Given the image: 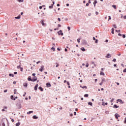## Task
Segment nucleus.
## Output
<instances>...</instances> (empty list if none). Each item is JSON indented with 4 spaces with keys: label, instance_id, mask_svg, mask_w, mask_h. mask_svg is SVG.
<instances>
[{
    "label": "nucleus",
    "instance_id": "obj_1",
    "mask_svg": "<svg viewBox=\"0 0 126 126\" xmlns=\"http://www.w3.org/2000/svg\"><path fill=\"white\" fill-rule=\"evenodd\" d=\"M58 33L59 34V35H61V36L63 35V31L62 30H60L59 32H58Z\"/></svg>",
    "mask_w": 126,
    "mask_h": 126
},
{
    "label": "nucleus",
    "instance_id": "obj_2",
    "mask_svg": "<svg viewBox=\"0 0 126 126\" xmlns=\"http://www.w3.org/2000/svg\"><path fill=\"white\" fill-rule=\"evenodd\" d=\"M118 102H119V103H120V104H124V101H123V100L122 99H117V103H118Z\"/></svg>",
    "mask_w": 126,
    "mask_h": 126
},
{
    "label": "nucleus",
    "instance_id": "obj_3",
    "mask_svg": "<svg viewBox=\"0 0 126 126\" xmlns=\"http://www.w3.org/2000/svg\"><path fill=\"white\" fill-rule=\"evenodd\" d=\"M43 69H44V65H41L40 66V68L39 69V71H41L42 72Z\"/></svg>",
    "mask_w": 126,
    "mask_h": 126
},
{
    "label": "nucleus",
    "instance_id": "obj_4",
    "mask_svg": "<svg viewBox=\"0 0 126 126\" xmlns=\"http://www.w3.org/2000/svg\"><path fill=\"white\" fill-rule=\"evenodd\" d=\"M115 117L118 120L119 119V117H120V115L118 113H116L115 114Z\"/></svg>",
    "mask_w": 126,
    "mask_h": 126
},
{
    "label": "nucleus",
    "instance_id": "obj_5",
    "mask_svg": "<svg viewBox=\"0 0 126 126\" xmlns=\"http://www.w3.org/2000/svg\"><path fill=\"white\" fill-rule=\"evenodd\" d=\"M37 80V77H34L32 79V82H34Z\"/></svg>",
    "mask_w": 126,
    "mask_h": 126
},
{
    "label": "nucleus",
    "instance_id": "obj_6",
    "mask_svg": "<svg viewBox=\"0 0 126 126\" xmlns=\"http://www.w3.org/2000/svg\"><path fill=\"white\" fill-rule=\"evenodd\" d=\"M105 58L107 59H110V58H111V55H110V54H107V56H105Z\"/></svg>",
    "mask_w": 126,
    "mask_h": 126
},
{
    "label": "nucleus",
    "instance_id": "obj_7",
    "mask_svg": "<svg viewBox=\"0 0 126 126\" xmlns=\"http://www.w3.org/2000/svg\"><path fill=\"white\" fill-rule=\"evenodd\" d=\"M38 86H39V85H38V84H37L35 87H34V90L35 91H36L37 89H38Z\"/></svg>",
    "mask_w": 126,
    "mask_h": 126
},
{
    "label": "nucleus",
    "instance_id": "obj_8",
    "mask_svg": "<svg viewBox=\"0 0 126 126\" xmlns=\"http://www.w3.org/2000/svg\"><path fill=\"white\" fill-rule=\"evenodd\" d=\"M46 86H47V87H51V86H52V85H51V83H46Z\"/></svg>",
    "mask_w": 126,
    "mask_h": 126
},
{
    "label": "nucleus",
    "instance_id": "obj_9",
    "mask_svg": "<svg viewBox=\"0 0 126 126\" xmlns=\"http://www.w3.org/2000/svg\"><path fill=\"white\" fill-rule=\"evenodd\" d=\"M38 89H39V90H40V91H44V89H43V88H42V87H39Z\"/></svg>",
    "mask_w": 126,
    "mask_h": 126
},
{
    "label": "nucleus",
    "instance_id": "obj_10",
    "mask_svg": "<svg viewBox=\"0 0 126 126\" xmlns=\"http://www.w3.org/2000/svg\"><path fill=\"white\" fill-rule=\"evenodd\" d=\"M80 87H81V88H82L83 89H84V88H85V89H87V87L86 86H83V87H82V86H80Z\"/></svg>",
    "mask_w": 126,
    "mask_h": 126
},
{
    "label": "nucleus",
    "instance_id": "obj_11",
    "mask_svg": "<svg viewBox=\"0 0 126 126\" xmlns=\"http://www.w3.org/2000/svg\"><path fill=\"white\" fill-rule=\"evenodd\" d=\"M28 80L29 81H32V79L31 78V76H29L28 78Z\"/></svg>",
    "mask_w": 126,
    "mask_h": 126
},
{
    "label": "nucleus",
    "instance_id": "obj_12",
    "mask_svg": "<svg viewBox=\"0 0 126 126\" xmlns=\"http://www.w3.org/2000/svg\"><path fill=\"white\" fill-rule=\"evenodd\" d=\"M100 75H105V73L104 72H103L102 71H100Z\"/></svg>",
    "mask_w": 126,
    "mask_h": 126
},
{
    "label": "nucleus",
    "instance_id": "obj_13",
    "mask_svg": "<svg viewBox=\"0 0 126 126\" xmlns=\"http://www.w3.org/2000/svg\"><path fill=\"white\" fill-rule=\"evenodd\" d=\"M113 108H115L116 109H118V108H119V106L115 104L114 106H113Z\"/></svg>",
    "mask_w": 126,
    "mask_h": 126
},
{
    "label": "nucleus",
    "instance_id": "obj_14",
    "mask_svg": "<svg viewBox=\"0 0 126 126\" xmlns=\"http://www.w3.org/2000/svg\"><path fill=\"white\" fill-rule=\"evenodd\" d=\"M11 99L14 101H15V98L13 97V95H11Z\"/></svg>",
    "mask_w": 126,
    "mask_h": 126
},
{
    "label": "nucleus",
    "instance_id": "obj_15",
    "mask_svg": "<svg viewBox=\"0 0 126 126\" xmlns=\"http://www.w3.org/2000/svg\"><path fill=\"white\" fill-rule=\"evenodd\" d=\"M15 19H20V15H19L18 17H15Z\"/></svg>",
    "mask_w": 126,
    "mask_h": 126
},
{
    "label": "nucleus",
    "instance_id": "obj_16",
    "mask_svg": "<svg viewBox=\"0 0 126 126\" xmlns=\"http://www.w3.org/2000/svg\"><path fill=\"white\" fill-rule=\"evenodd\" d=\"M23 85H24V86L25 87H27V86H28V84L25 83L23 84Z\"/></svg>",
    "mask_w": 126,
    "mask_h": 126
},
{
    "label": "nucleus",
    "instance_id": "obj_17",
    "mask_svg": "<svg viewBox=\"0 0 126 126\" xmlns=\"http://www.w3.org/2000/svg\"><path fill=\"white\" fill-rule=\"evenodd\" d=\"M112 7L115 9H117V6L116 5H112Z\"/></svg>",
    "mask_w": 126,
    "mask_h": 126
},
{
    "label": "nucleus",
    "instance_id": "obj_18",
    "mask_svg": "<svg viewBox=\"0 0 126 126\" xmlns=\"http://www.w3.org/2000/svg\"><path fill=\"white\" fill-rule=\"evenodd\" d=\"M96 3H97V0H94V6H96Z\"/></svg>",
    "mask_w": 126,
    "mask_h": 126
},
{
    "label": "nucleus",
    "instance_id": "obj_19",
    "mask_svg": "<svg viewBox=\"0 0 126 126\" xmlns=\"http://www.w3.org/2000/svg\"><path fill=\"white\" fill-rule=\"evenodd\" d=\"M111 30H112V31H111L112 34H114V31L115 29L114 28H112Z\"/></svg>",
    "mask_w": 126,
    "mask_h": 126
},
{
    "label": "nucleus",
    "instance_id": "obj_20",
    "mask_svg": "<svg viewBox=\"0 0 126 126\" xmlns=\"http://www.w3.org/2000/svg\"><path fill=\"white\" fill-rule=\"evenodd\" d=\"M31 113H33V111H31L27 112L28 115H29V114H31Z\"/></svg>",
    "mask_w": 126,
    "mask_h": 126
},
{
    "label": "nucleus",
    "instance_id": "obj_21",
    "mask_svg": "<svg viewBox=\"0 0 126 126\" xmlns=\"http://www.w3.org/2000/svg\"><path fill=\"white\" fill-rule=\"evenodd\" d=\"M41 24H42V25L43 26H44V25H45V23H44V21H42L41 22Z\"/></svg>",
    "mask_w": 126,
    "mask_h": 126
},
{
    "label": "nucleus",
    "instance_id": "obj_22",
    "mask_svg": "<svg viewBox=\"0 0 126 126\" xmlns=\"http://www.w3.org/2000/svg\"><path fill=\"white\" fill-rule=\"evenodd\" d=\"M55 50L56 49L55 48H54V47H52V48H51V50L53 51V52H55Z\"/></svg>",
    "mask_w": 126,
    "mask_h": 126
},
{
    "label": "nucleus",
    "instance_id": "obj_23",
    "mask_svg": "<svg viewBox=\"0 0 126 126\" xmlns=\"http://www.w3.org/2000/svg\"><path fill=\"white\" fill-rule=\"evenodd\" d=\"M9 76H12V77H14V75H13L12 74H9Z\"/></svg>",
    "mask_w": 126,
    "mask_h": 126
},
{
    "label": "nucleus",
    "instance_id": "obj_24",
    "mask_svg": "<svg viewBox=\"0 0 126 126\" xmlns=\"http://www.w3.org/2000/svg\"><path fill=\"white\" fill-rule=\"evenodd\" d=\"M33 119H38V117L36 116V115H34L32 117Z\"/></svg>",
    "mask_w": 126,
    "mask_h": 126
},
{
    "label": "nucleus",
    "instance_id": "obj_25",
    "mask_svg": "<svg viewBox=\"0 0 126 126\" xmlns=\"http://www.w3.org/2000/svg\"><path fill=\"white\" fill-rule=\"evenodd\" d=\"M81 50L82 51V52H85V49L83 48H81Z\"/></svg>",
    "mask_w": 126,
    "mask_h": 126
},
{
    "label": "nucleus",
    "instance_id": "obj_26",
    "mask_svg": "<svg viewBox=\"0 0 126 126\" xmlns=\"http://www.w3.org/2000/svg\"><path fill=\"white\" fill-rule=\"evenodd\" d=\"M53 6H54V4H52L51 6H49V8H53Z\"/></svg>",
    "mask_w": 126,
    "mask_h": 126
},
{
    "label": "nucleus",
    "instance_id": "obj_27",
    "mask_svg": "<svg viewBox=\"0 0 126 126\" xmlns=\"http://www.w3.org/2000/svg\"><path fill=\"white\" fill-rule=\"evenodd\" d=\"M89 96V94H84V97H88Z\"/></svg>",
    "mask_w": 126,
    "mask_h": 126
},
{
    "label": "nucleus",
    "instance_id": "obj_28",
    "mask_svg": "<svg viewBox=\"0 0 126 126\" xmlns=\"http://www.w3.org/2000/svg\"><path fill=\"white\" fill-rule=\"evenodd\" d=\"M20 125V123H18L16 124V126H19V125Z\"/></svg>",
    "mask_w": 126,
    "mask_h": 126
},
{
    "label": "nucleus",
    "instance_id": "obj_29",
    "mask_svg": "<svg viewBox=\"0 0 126 126\" xmlns=\"http://www.w3.org/2000/svg\"><path fill=\"white\" fill-rule=\"evenodd\" d=\"M105 105H108V103L106 102V103H105V104H104V103L102 102V105H103V106H105Z\"/></svg>",
    "mask_w": 126,
    "mask_h": 126
},
{
    "label": "nucleus",
    "instance_id": "obj_30",
    "mask_svg": "<svg viewBox=\"0 0 126 126\" xmlns=\"http://www.w3.org/2000/svg\"><path fill=\"white\" fill-rule=\"evenodd\" d=\"M88 105H90V106H92L93 105L92 102H89Z\"/></svg>",
    "mask_w": 126,
    "mask_h": 126
},
{
    "label": "nucleus",
    "instance_id": "obj_31",
    "mask_svg": "<svg viewBox=\"0 0 126 126\" xmlns=\"http://www.w3.org/2000/svg\"><path fill=\"white\" fill-rule=\"evenodd\" d=\"M16 91H17L16 89L14 90V94H16Z\"/></svg>",
    "mask_w": 126,
    "mask_h": 126
},
{
    "label": "nucleus",
    "instance_id": "obj_32",
    "mask_svg": "<svg viewBox=\"0 0 126 126\" xmlns=\"http://www.w3.org/2000/svg\"><path fill=\"white\" fill-rule=\"evenodd\" d=\"M18 1H19V2H23V0H18Z\"/></svg>",
    "mask_w": 126,
    "mask_h": 126
},
{
    "label": "nucleus",
    "instance_id": "obj_33",
    "mask_svg": "<svg viewBox=\"0 0 126 126\" xmlns=\"http://www.w3.org/2000/svg\"><path fill=\"white\" fill-rule=\"evenodd\" d=\"M112 61L116 63V62H117V60L116 59H114Z\"/></svg>",
    "mask_w": 126,
    "mask_h": 126
},
{
    "label": "nucleus",
    "instance_id": "obj_34",
    "mask_svg": "<svg viewBox=\"0 0 126 126\" xmlns=\"http://www.w3.org/2000/svg\"><path fill=\"white\" fill-rule=\"evenodd\" d=\"M77 42H78V43H80V38L77 39Z\"/></svg>",
    "mask_w": 126,
    "mask_h": 126
},
{
    "label": "nucleus",
    "instance_id": "obj_35",
    "mask_svg": "<svg viewBox=\"0 0 126 126\" xmlns=\"http://www.w3.org/2000/svg\"><path fill=\"white\" fill-rule=\"evenodd\" d=\"M111 103H113V102H114V98H112L111 100H110Z\"/></svg>",
    "mask_w": 126,
    "mask_h": 126
},
{
    "label": "nucleus",
    "instance_id": "obj_36",
    "mask_svg": "<svg viewBox=\"0 0 126 126\" xmlns=\"http://www.w3.org/2000/svg\"><path fill=\"white\" fill-rule=\"evenodd\" d=\"M113 27H114L115 29H117V26H116V25H113Z\"/></svg>",
    "mask_w": 126,
    "mask_h": 126
},
{
    "label": "nucleus",
    "instance_id": "obj_37",
    "mask_svg": "<svg viewBox=\"0 0 126 126\" xmlns=\"http://www.w3.org/2000/svg\"><path fill=\"white\" fill-rule=\"evenodd\" d=\"M124 124H126V117L125 118Z\"/></svg>",
    "mask_w": 126,
    "mask_h": 126
},
{
    "label": "nucleus",
    "instance_id": "obj_38",
    "mask_svg": "<svg viewBox=\"0 0 126 126\" xmlns=\"http://www.w3.org/2000/svg\"><path fill=\"white\" fill-rule=\"evenodd\" d=\"M67 29H68V31H69L70 30V27H67Z\"/></svg>",
    "mask_w": 126,
    "mask_h": 126
},
{
    "label": "nucleus",
    "instance_id": "obj_39",
    "mask_svg": "<svg viewBox=\"0 0 126 126\" xmlns=\"http://www.w3.org/2000/svg\"><path fill=\"white\" fill-rule=\"evenodd\" d=\"M86 67H88V66H89V63L86 64Z\"/></svg>",
    "mask_w": 126,
    "mask_h": 126
},
{
    "label": "nucleus",
    "instance_id": "obj_40",
    "mask_svg": "<svg viewBox=\"0 0 126 126\" xmlns=\"http://www.w3.org/2000/svg\"><path fill=\"white\" fill-rule=\"evenodd\" d=\"M95 43L97 44V43H98V40L95 39Z\"/></svg>",
    "mask_w": 126,
    "mask_h": 126
},
{
    "label": "nucleus",
    "instance_id": "obj_41",
    "mask_svg": "<svg viewBox=\"0 0 126 126\" xmlns=\"http://www.w3.org/2000/svg\"><path fill=\"white\" fill-rule=\"evenodd\" d=\"M6 92H7V90H5L4 91V93H6Z\"/></svg>",
    "mask_w": 126,
    "mask_h": 126
},
{
    "label": "nucleus",
    "instance_id": "obj_42",
    "mask_svg": "<svg viewBox=\"0 0 126 126\" xmlns=\"http://www.w3.org/2000/svg\"><path fill=\"white\" fill-rule=\"evenodd\" d=\"M41 63L40 61H38V62H36V64H38V63Z\"/></svg>",
    "mask_w": 126,
    "mask_h": 126
},
{
    "label": "nucleus",
    "instance_id": "obj_43",
    "mask_svg": "<svg viewBox=\"0 0 126 126\" xmlns=\"http://www.w3.org/2000/svg\"><path fill=\"white\" fill-rule=\"evenodd\" d=\"M86 6H89V3H86Z\"/></svg>",
    "mask_w": 126,
    "mask_h": 126
},
{
    "label": "nucleus",
    "instance_id": "obj_44",
    "mask_svg": "<svg viewBox=\"0 0 126 126\" xmlns=\"http://www.w3.org/2000/svg\"><path fill=\"white\" fill-rule=\"evenodd\" d=\"M123 37L124 38H126V35L125 34H123Z\"/></svg>",
    "mask_w": 126,
    "mask_h": 126
},
{
    "label": "nucleus",
    "instance_id": "obj_45",
    "mask_svg": "<svg viewBox=\"0 0 126 126\" xmlns=\"http://www.w3.org/2000/svg\"><path fill=\"white\" fill-rule=\"evenodd\" d=\"M102 84H103V82H101V83H99V85L102 86Z\"/></svg>",
    "mask_w": 126,
    "mask_h": 126
},
{
    "label": "nucleus",
    "instance_id": "obj_46",
    "mask_svg": "<svg viewBox=\"0 0 126 126\" xmlns=\"http://www.w3.org/2000/svg\"><path fill=\"white\" fill-rule=\"evenodd\" d=\"M95 14H96V15H98V14H99V12H95Z\"/></svg>",
    "mask_w": 126,
    "mask_h": 126
},
{
    "label": "nucleus",
    "instance_id": "obj_47",
    "mask_svg": "<svg viewBox=\"0 0 126 126\" xmlns=\"http://www.w3.org/2000/svg\"><path fill=\"white\" fill-rule=\"evenodd\" d=\"M123 72H126V68H125V69L123 70Z\"/></svg>",
    "mask_w": 126,
    "mask_h": 126
},
{
    "label": "nucleus",
    "instance_id": "obj_48",
    "mask_svg": "<svg viewBox=\"0 0 126 126\" xmlns=\"http://www.w3.org/2000/svg\"><path fill=\"white\" fill-rule=\"evenodd\" d=\"M58 21H59V22L61 21V18H58Z\"/></svg>",
    "mask_w": 126,
    "mask_h": 126
},
{
    "label": "nucleus",
    "instance_id": "obj_49",
    "mask_svg": "<svg viewBox=\"0 0 126 126\" xmlns=\"http://www.w3.org/2000/svg\"><path fill=\"white\" fill-rule=\"evenodd\" d=\"M93 39L94 41H95V40H96V38H95V37H93Z\"/></svg>",
    "mask_w": 126,
    "mask_h": 126
},
{
    "label": "nucleus",
    "instance_id": "obj_50",
    "mask_svg": "<svg viewBox=\"0 0 126 126\" xmlns=\"http://www.w3.org/2000/svg\"><path fill=\"white\" fill-rule=\"evenodd\" d=\"M35 75H36L35 73H32V76H35Z\"/></svg>",
    "mask_w": 126,
    "mask_h": 126
},
{
    "label": "nucleus",
    "instance_id": "obj_51",
    "mask_svg": "<svg viewBox=\"0 0 126 126\" xmlns=\"http://www.w3.org/2000/svg\"><path fill=\"white\" fill-rule=\"evenodd\" d=\"M111 16H109V20H111Z\"/></svg>",
    "mask_w": 126,
    "mask_h": 126
},
{
    "label": "nucleus",
    "instance_id": "obj_52",
    "mask_svg": "<svg viewBox=\"0 0 126 126\" xmlns=\"http://www.w3.org/2000/svg\"><path fill=\"white\" fill-rule=\"evenodd\" d=\"M66 83H67V85H69V84H70L69 82H67Z\"/></svg>",
    "mask_w": 126,
    "mask_h": 126
},
{
    "label": "nucleus",
    "instance_id": "obj_53",
    "mask_svg": "<svg viewBox=\"0 0 126 126\" xmlns=\"http://www.w3.org/2000/svg\"><path fill=\"white\" fill-rule=\"evenodd\" d=\"M3 109H7V107H6V106H4Z\"/></svg>",
    "mask_w": 126,
    "mask_h": 126
},
{
    "label": "nucleus",
    "instance_id": "obj_54",
    "mask_svg": "<svg viewBox=\"0 0 126 126\" xmlns=\"http://www.w3.org/2000/svg\"><path fill=\"white\" fill-rule=\"evenodd\" d=\"M42 6H39V9H42Z\"/></svg>",
    "mask_w": 126,
    "mask_h": 126
},
{
    "label": "nucleus",
    "instance_id": "obj_55",
    "mask_svg": "<svg viewBox=\"0 0 126 126\" xmlns=\"http://www.w3.org/2000/svg\"><path fill=\"white\" fill-rule=\"evenodd\" d=\"M64 51L65 52H67V49L66 48H65Z\"/></svg>",
    "mask_w": 126,
    "mask_h": 126
},
{
    "label": "nucleus",
    "instance_id": "obj_56",
    "mask_svg": "<svg viewBox=\"0 0 126 126\" xmlns=\"http://www.w3.org/2000/svg\"><path fill=\"white\" fill-rule=\"evenodd\" d=\"M13 84H16V82L14 81V82H13Z\"/></svg>",
    "mask_w": 126,
    "mask_h": 126
},
{
    "label": "nucleus",
    "instance_id": "obj_57",
    "mask_svg": "<svg viewBox=\"0 0 126 126\" xmlns=\"http://www.w3.org/2000/svg\"><path fill=\"white\" fill-rule=\"evenodd\" d=\"M74 116H76V112H74Z\"/></svg>",
    "mask_w": 126,
    "mask_h": 126
},
{
    "label": "nucleus",
    "instance_id": "obj_58",
    "mask_svg": "<svg viewBox=\"0 0 126 126\" xmlns=\"http://www.w3.org/2000/svg\"><path fill=\"white\" fill-rule=\"evenodd\" d=\"M124 19H126V15L124 16Z\"/></svg>",
    "mask_w": 126,
    "mask_h": 126
},
{
    "label": "nucleus",
    "instance_id": "obj_59",
    "mask_svg": "<svg viewBox=\"0 0 126 126\" xmlns=\"http://www.w3.org/2000/svg\"><path fill=\"white\" fill-rule=\"evenodd\" d=\"M14 74H17V72H14Z\"/></svg>",
    "mask_w": 126,
    "mask_h": 126
},
{
    "label": "nucleus",
    "instance_id": "obj_60",
    "mask_svg": "<svg viewBox=\"0 0 126 126\" xmlns=\"http://www.w3.org/2000/svg\"><path fill=\"white\" fill-rule=\"evenodd\" d=\"M1 111H2V112H4V111H5V110H4V109H2Z\"/></svg>",
    "mask_w": 126,
    "mask_h": 126
},
{
    "label": "nucleus",
    "instance_id": "obj_61",
    "mask_svg": "<svg viewBox=\"0 0 126 126\" xmlns=\"http://www.w3.org/2000/svg\"><path fill=\"white\" fill-rule=\"evenodd\" d=\"M58 27H61V26L60 24H58Z\"/></svg>",
    "mask_w": 126,
    "mask_h": 126
},
{
    "label": "nucleus",
    "instance_id": "obj_62",
    "mask_svg": "<svg viewBox=\"0 0 126 126\" xmlns=\"http://www.w3.org/2000/svg\"><path fill=\"white\" fill-rule=\"evenodd\" d=\"M118 36H122V34L119 33V34H118Z\"/></svg>",
    "mask_w": 126,
    "mask_h": 126
},
{
    "label": "nucleus",
    "instance_id": "obj_63",
    "mask_svg": "<svg viewBox=\"0 0 126 126\" xmlns=\"http://www.w3.org/2000/svg\"><path fill=\"white\" fill-rule=\"evenodd\" d=\"M11 122H12V123H13V122H14V120L12 119V120H11Z\"/></svg>",
    "mask_w": 126,
    "mask_h": 126
},
{
    "label": "nucleus",
    "instance_id": "obj_64",
    "mask_svg": "<svg viewBox=\"0 0 126 126\" xmlns=\"http://www.w3.org/2000/svg\"><path fill=\"white\" fill-rule=\"evenodd\" d=\"M58 51H61V49L60 48H57Z\"/></svg>",
    "mask_w": 126,
    "mask_h": 126
}]
</instances>
